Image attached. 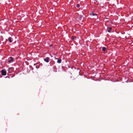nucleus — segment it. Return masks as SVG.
<instances>
[{"label": "nucleus", "mask_w": 133, "mask_h": 133, "mask_svg": "<svg viewBox=\"0 0 133 133\" xmlns=\"http://www.w3.org/2000/svg\"><path fill=\"white\" fill-rule=\"evenodd\" d=\"M1 72L3 75L5 76L6 75V72L5 69L2 70L1 71Z\"/></svg>", "instance_id": "f257e3e1"}, {"label": "nucleus", "mask_w": 133, "mask_h": 133, "mask_svg": "<svg viewBox=\"0 0 133 133\" xmlns=\"http://www.w3.org/2000/svg\"><path fill=\"white\" fill-rule=\"evenodd\" d=\"M90 15H92L93 16H95L94 18H97V14H96L94 13L93 12H92V13H90Z\"/></svg>", "instance_id": "f03ea898"}, {"label": "nucleus", "mask_w": 133, "mask_h": 133, "mask_svg": "<svg viewBox=\"0 0 133 133\" xmlns=\"http://www.w3.org/2000/svg\"><path fill=\"white\" fill-rule=\"evenodd\" d=\"M49 57H47L44 59V60L46 62H49Z\"/></svg>", "instance_id": "7ed1b4c3"}, {"label": "nucleus", "mask_w": 133, "mask_h": 133, "mask_svg": "<svg viewBox=\"0 0 133 133\" xmlns=\"http://www.w3.org/2000/svg\"><path fill=\"white\" fill-rule=\"evenodd\" d=\"M10 59H11V60H8V62L9 63H10L11 62H13V59L12 57H11L10 58Z\"/></svg>", "instance_id": "20e7f679"}, {"label": "nucleus", "mask_w": 133, "mask_h": 133, "mask_svg": "<svg viewBox=\"0 0 133 133\" xmlns=\"http://www.w3.org/2000/svg\"><path fill=\"white\" fill-rule=\"evenodd\" d=\"M112 29V28L111 27H109L108 28V32H110V30Z\"/></svg>", "instance_id": "39448f33"}, {"label": "nucleus", "mask_w": 133, "mask_h": 133, "mask_svg": "<svg viewBox=\"0 0 133 133\" xmlns=\"http://www.w3.org/2000/svg\"><path fill=\"white\" fill-rule=\"evenodd\" d=\"M62 61V60L61 59H58L57 61V62L58 63H61Z\"/></svg>", "instance_id": "423d86ee"}, {"label": "nucleus", "mask_w": 133, "mask_h": 133, "mask_svg": "<svg viewBox=\"0 0 133 133\" xmlns=\"http://www.w3.org/2000/svg\"><path fill=\"white\" fill-rule=\"evenodd\" d=\"M11 37H9L8 38V40L9 42H12V41L11 40Z\"/></svg>", "instance_id": "0eeeda50"}, {"label": "nucleus", "mask_w": 133, "mask_h": 133, "mask_svg": "<svg viewBox=\"0 0 133 133\" xmlns=\"http://www.w3.org/2000/svg\"><path fill=\"white\" fill-rule=\"evenodd\" d=\"M106 47H103L102 48V50L103 51H104L106 50Z\"/></svg>", "instance_id": "6e6552de"}, {"label": "nucleus", "mask_w": 133, "mask_h": 133, "mask_svg": "<svg viewBox=\"0 0 133 133\" xmlns=\"http://www.w3.org/2000/svg\"><path fill=\"white\" fill-rule=\"evenodd\" d=\"M80 6L79 5V4H77L76 5V7L77 8H78Z\"/></svg>", "instance_id": "1a4fd4ad"}, {"label": "nucleus", "mask_w": 133, "mask_h": 133, "mask_svg": "<svg viewBox=\"0 0 133 133\" xmlns=\"http://www.w3.org/2000/svg\"><path fill=\"white\" fill-rule=\"evenodd\" d=\"M72 39L73 40L74 39V38H76V37H72Z\"/></svg>", "instance_id": "9d476101"}, {"label": "nucleus", "mask_w": 133, "mask_h": 133, "mask_svg": "<svg viewBox=\"0 0 133 133\" xmlns=\"http://www.w3.org/2000/svg\"><path fill=\"white\" fill-rule=\"evenodd\" d=\"M132 19H133V16L132 17Z\"/></svg>", "instance_id": "9b49d317"}]
</instances>
